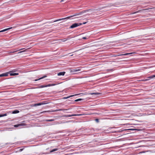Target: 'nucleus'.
Wrapping results in <instances>:
<instances>
[{"instance_id": "obj_1", "label": "nucleus", "mask_w": 155, "mask_h": 155, "mask_svg": "<svg viewBox=\"0 0 155 155\" xmlns=\"http://www.w3.org/2000/svg\"><path fill=\"white\" fill-rule=\"evenodd\" d=\"M78 15L77 14H75V15H71V16H68V17H66V18H60V19H58V20H55L53 22H56V21H61V20H63L68 19H69L70 18H71V17H74V16L77 15Z\"/></svg>"}, {"instance_id": "obj_2", "label": "nucleus", "mask_w": 155, "mask_h": 155, "mask_svg": "<svg viewBox=\"0 0 155 155\" xmlns=\"http://www.w3.org/2000/svg\"><path fill=\"white\" fill-rule=\"evenodd\" d=\"M82 25V23H75L72 24L71 26L70 27V28H74L80 25Z\"/></svg>"}, {"instance_id": "obj_3", "label": "nucleus", "mask_w": 155, "mask_h": 155, "mask_svg": "<svg viewBox=\"0 0 155 155\" xmlns=\"http://www.w3.org/2000/svg\"><path fill=\"white\" fill-rule=\"evenodd\" d=\"M78 68L76 69H73L72 70H71V72L73 74H74L75 72L79 71L81 70V69H78Z\"/></svg>"}, {"instance_id": "obj_4", "label": "nucleus", "mask_w": 155, "mask_h": 155, "mask_svg": "<svg viewBox=\"0 0 155 155\" xmlns=\"http://www.w3.org/2000/svg\"><path fill=\"white\" fill-rule=\"evenodd\" d=\"M25 125H26L25 124V123H22L21 124H16V125H14V126L15 127H18L19 126H25Z\"/></svg>"}, {"instance_id": "obj_5", "label": "nucleus", "mask_w": 155, "mask_h": 155, "mask_svg": "<svg viewBox=\"0 0 155 155\" xmlns=\"http://www.w3.org/2000/svg\"><path fill=\"white\" fill-rule=\"evenodd\" d=\"M82 114H72V115H67L66 116V117H71L72 116H81L82 115Z\"/></svg>"}, {"instance_id": "obj_6", "label": "nucleus", "mask_w": 155, "mask_h": 155, "mask_svg": "<svg viewBox=\"0 0 155 155\" xmlns=\"http://www.w3.org/2000/svg\"><path fill=\"white\" fill-rule=\"evenodd\" d=\"M83 94V93H81V94H74V95H71L70 96L67 97H64L63 98L64 99H66L69 98V97H73V96H76V95H79V94Z\"/></svg>"}, {"instance_id": "obj_7", "label": "nucleus", "mask_w": 155, "mask_h": 155, "mask_svg": "<svg viewBox=\"0 0 155 155\" xmlns=\"http://www.w3.org/2000/svg\"><path fill=\"white\" fill-rule=\"evenodd\" d=\"M65 73V72H60L57 74V75L59 76H64Z\"/></svg>"}, {"instance_id": "obj_8", "label": "nucleus", "mask_w": 155, "mask_h": 155, "mask_svg": "<svg viewBox=\"0 0 155 155\" xmlns=\"http://www.w3.org/2000/svg\"><path fill=\"white\" fill-rule=\"evenodd\" d=\"M8 72L5 73H3L0 74V77L6 76L8 75Z\"/></svg>"}, {"instance_id": "obj_9", "label": "nucleus", "mask_w": 155, "mask_h": 155, "mask_svg": "<svg viewBox=\"0 0 155 155\" xmlns=\"http://www.w3.org/2000/svg\"><path fill=\"white\" fill-rule=\"evenodd\" d=\"M45 104H46V103H44L43 102L42 103H38V104H35L34 105V106H40L41 105Z\"/></svg>"}, {"instance_id": "obj_10", "label": "nucleus", "mask_w": 155, "mask_h": 155, "mask_svg": "<svg viewBox=\"0 0 155 155\" xmlns=\"http://www.w3.org/2000/svg\"><path fill=\"white\" fill-rule=\"evenodd\" d=\"M100 94L99 93H91L90 94L91 95H94L95 96H97L99 94Z\"/></svg>"}, {"instance_id": "obj_11", "label": "nucleus", "mask_w": 155, "mask_h": 155, "mask_svg": "<svg viewBox=\"0 0 155 155\" xmlns=\"http://www.w3.org/2000/svg\"><path fill=\"white\" fill-rule=\"evenodd\" d=\"M12 28V27H10V28H6V29H3V30H2L0 31V32H4V31H7L8 30H9L10 29H11Z\"/></svg>"}, {"instance_id": "obj_12", "label": "nucleus", "mask_w": 155, "mask_h": 155, "mask_svg": "<svg viewBox=\"0 0 155 155\" xmlns=\"http://www.w3.org/2000/svg\"><path fill=\"white\" fill-rule=\"evenodd\" d=\"M10 76H15V73L12 72L11 71L8 72Z\"/></svg>"}, {"instance_id": "obj_13", "label": "nucleus", "mask_w": 155, "mask_h": 155, "mask_svg": "<svg viewBox=\"0 0 155 155\" xmlns=\"http://www.w3.org/2000/svg\"><path fill=\"white\" fill-rule=\"evenodd\" d=\"M132 54V53H126V54H119V55H118V56H122V55L126 56V55H129V54Z\"/></svg>"}, {"instance_id": "obj_14", "label": "nucleus", "mask_w": 155, "mask_h": 155, "mask_svg": "<svg viewBox=\"0 0 155 155\" xmlns=\"http://www.w3.org/2000/svg\"><path fill=\"white\" fill-rule=\"evenodd\" d=\"M54 120V119H46L45 120L46 121H48V122H51L52 121Z\"/></svg>"}, {"instance_id": "obj_15", "label": "nucleus", "mask_w": 155, "mask_h": 155, "mask_svg": "<svg viewBox=\"0 0 155 155\" xmlns=\"http://www.w3.org/2000/svg\"><path fill=\"white\" fill-rule=\"evenodd\" d=\"M58 150V148L54 149H53L52 150H51V151H50V153H52V152H53L56 151H57V150Z\"/></svg>"}, {"instance_id": "obj_16", "label": "nucleus", "mask_w": 155, "mask_h": 155, "mask_svg": "<svg viewBox=\"0 0 155 155\" xmlns=\"http://www.w3.org/2000/svg\"><path fill=\"white\" fill-rule=\"evenodd\" d=\"M47 76H45L44 77H42L40 78H39V79H36L35 80V81H38V80H41L42 79H43V78H45V77H46Z\"/></svg>"}, {"instance_id": "obj_17", "label": "nucleus", "mask_w": 155, "mask_h": 155, "mask_svg": "<svg viewBox=\"0 0 155 155\" xmlns=\"http://www.w3.org/2000/svg\"><path fill=\"white\" fill-rule=\"evenodd\" d=\"M19 112V111L18 110H14L12 112V114H17Z\"/></svg>"}, {"instance_id": "obj_18", "label": "nucleus", "mask_w": 155, "mask_h": 155, "mask_svg": "<svg viewBox=\"0 0 155 155\" xmlns=\"http://www.w3.org/2000/svg\"><path fill=\"white\" fill-rule=\"evenodd\" d=\"M83 100V99L80 98V99H76L74 101L75 102H77V101H82Z\"/></svg>"}, {"instance_id": "obj_19", "label": "nucleus", "mask_w": 155, "mask_h": 155, "mask_svg": "<svg viewBox=\"0 0 155 155\" xmlns=\"http://www.w3.org/2000/svg\"><path fill=\"white\" fill-rule=\"evenodd\" d=\"M7 115L6 114H0V117H2L4 116H5Z\"/></svg>"}, {"instance_id": "obj_20", "label": "nucleus", "mask_w": 155, "mask_h": 155, "mask_svg": "<svg viewBox=\"0 0 155 155\" xmlns=\"http://www.w3.org/2000/svg\"><path fill=\"white\" fill-rule=\"evenodd\" d=\"M155 77V75H153L151 76H150L149 77H148L149 78H153L154 77Z\"/></svg>"}, {"instance_id": "obj_21", "label": "nucleus", "mask_w": 155, "mask_h": 155, "mask_svg": "<svg viewBox=\"0 0 155 155\" xmlns=\"http://www.w3.org/2000/svg\"><path fill=\"white\" fill-rule=\"evenodd\" d=\"M45 87H46V85H41L40 86V88H42Z\"/></svg>"}, {"instance_id": "obj_22", "label": "nucleus", "mask_w": 155, "mask_h": 155, "mask_svg": "<svg viewBox=\"0 0 155 155\" xmlns=\"http://www.w3.org/2000/svg\"><path fill=\"white\" fill-rule=\"evenodd\" d=\"M46 87H50L51 86V84H49L47 85H46Z\"/></svg>"}, {"instance_id": "obj_23", "label": "nucleus", "mask_w": 155, "mask_h": 155, "mask_svg": "<svg viewBox=\"0 0 155 155\" xmlns=\"http://www.w3.org/2000/svg\"><path fill=\"white\" fill-rule=\"evenodd\" d=\"M141 10H139L138 11H137L136 12H134L133 14H135V13H137L138 12H141Z\"/></svg>"}, {"instance_id": "obj_24", "label": "nucleus", "mask_w": 155, "mask_h": 155, "mask_svg": "<svg viewBox=\"0 0 155 155\" xmlns=\"http://www.w3.org/2000/svg\"><path fill=\"white\" fill-rule=\"evenodd\" d=\"M95 121L97 122H99V120L98 119H95Z\"/></svg>"}, {"instance_id": "obj_25", "label": "nucleus", "mask_w": 155, "mask_h": 155, "mask_svg": "<svg viewBox=\"0 0 155 155\" xmlns=\"http://www.w3.org/2000/svg\"><path fill=\"white\" fill-rule=\"evenodd\" d=\"M25 52V50L23 51H21L19 52H18V53H22V52Z\"/></svg>"}, {"instance_id": "obj_26", "label": "nucleus", "mask_w": 155, "mask_h": 155, "mask_svg": "<svg viewBox=\"0 0 155 155\" xmlns=\"http://www.w3.org/2000/svg\"><path fill=\"white\" fill-rule=\"evenodd\" d=\"M82 38L84 39H87V38L86 37H83Z\"/></svg>"}, {"instance_id": "obj_27", "label": "nucleus", "mask_w": 155, "mask_h": 155, "mask_svg": "<svg viewBox=\"0 0 155 155\" xmlns=\"http://www.w3.org/2000/svg\"><path fill=\"white\" fill-rule=\"evenodd\" d=\"M51 86H54L55 85V84H51Z\"/></svg>"}, {"instance_id": "obj_28", "label": "nucleus", "mask_w": 155, "mask_h": 155, "mask_svg": "<svg viewBox=\"0 0 155 155\" xmlns=\"http://www.w3.org/2000/svg\"><path fill=\"white\" fill-rule=\"evenodd\" d=\"M23 149H20L19 150V151L20 152H21V151H22L23 150Z\"/></svg>"}, {"instance_id": "obj_29", "label": "nucleus", "mask_w": 155, "mask_h": 155, "mask_svg": "<svg viewBox=\"0 0 155 155\" xmlns=\"http://www.w3.org/2000/svg\"><path fill=\"white\" fill-rule=\"evenodd\" d=\"M145 153V151L141 152L139 153Z\"/></svg>"}, {"instance_id": "obj_30", "label": "nucleus", "mask_w": 155, "mask_h": 155, "mask_svg": "<svg viewBox=\"0 0 155 155\" xmlns=\"http://www.w3.org/2000/svg\"><path fill=\"white\" fill-rule=\"evenodd\" d=\"M87 23V22H83L82 23V24H86Z\"/></svg>"}, {"instance_id": "obj_31", "label": "nucleus", "mask_w": 155, "mask_h": 155, "mask_svg": "<svg viewBox=\"0 0 155 155\" xmlns=\"http://www.w3.org/2000/svg\"><path fill=\"white\" fill-rule=\"evenodd\" d=\"M18 73H15V75H18Z\"/></svg>"}, {"instance_id": "obj_32", "label": "nucleus", "mask_w": 155, "mask_h": 155, "mask_svg": "<svg viewBox=\"0 0 155 155\" xmlns=\"http://www.w3.org/2000/svg\"><path fill=\"white\" fill-rule=\"evenodd\" d=\"M148 80V79H146L145 80H144V81H147Z\"/></svg>"}, {"instance_id": "obj_33", "label": "nucleus", "mask_w": 155, "mask_h": 155, "mask_svg": "<svg viewBox=\"0 0 155 155\" xmlns=\"http://www.w3.org/2000/svg\"><path fill=\"white\" fill-rule=\"evenodd\" d=\"M53 124H50V125H53Z\"/></svg>"}, {"instance_id": "obj_34", "label": "nucleus", "mask_w": 155, "mask_h": 155, "mask_svg": "<svg viewBox=\"0 0 155 155\" xmlns=\"http://www.w3.org/2000/svg\"><path fill=\"white\" fill-rule=\"evenodd\" d=\"M72 55H73V54H72V55H70V56H72Z\"/></svg>"}, {"instance_id": "obj_35", "label": "nucleus", "mask_w": 155, "mask_h": 155, "mask_svg": "<svg viewBox=\"0 0 155 155\" xmlns=\"http://www.w3.org/2000/svg\"><path fill=\"white\" fill-rule=\"evenodd\" d=\"M66 40H65L64 41H66Z\"/></svg>"}, {"instance_id": "obj_36", "label": "nucleus", "mask_w": 155, "mask_h": 155, "mask_svg": "<svg viewBox=\"0 0 155 155\" xmlns=\"http://www.w3.org/2000/svg\"><path fill=\"white\" fill-rule=\"evenodd\" d=\"M24 49V48H22V49Z\"/></svg>"}, {"instance_id": "obj_37", "label": "nucleus", "mask_w": 155, "mask_h": 155, "mask_svg": "<svg viewBox=\"0 0 155 155\" xmlns=\"http://www.w3.org/2000/svg\"><path fill=\"white\" fill-rule=\"evenodd\" d=\"M63 1V0H61V2Z\"/></svg>"}]
</instances>
